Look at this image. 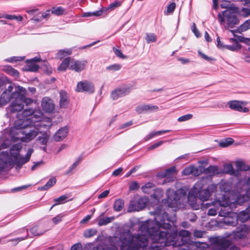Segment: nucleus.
Instances as JSON below:
<instances>
[{"instance_id":"nucleus-1","label":"nucleus","mask_w":250,"mask_h":250,"mask_svg":"<svg viewBox=\"0 0 250 250\" xmlns=\"http://www.w3.org/2000/svg\"><path fill=\"white\" fill-rule=\"evenodd\" d=\"M151 214L155 215L154 220H147L143 222L139 228V231L147 236V240L152 241V250H165V246H172L176 247L181 246L180 250H194L192 244L185 245L189 240L190 233L186 230H181L179 234L177 231L169 234L166 231H161V228L165 229L171 227L170 222L175 221V216L168 217L167 213L161 208H158Z\"/></svg>"},{"instance_id":"nucleus-2","label":"nucleus","mask_w":250,"mask_h":250,"mask_svg":"<svg viewBox=\"0 0 250 250\" xmlns=\"http://www.w3.org/2000/svg\"><path fill=\"white\" fill-rule=\"evenodd\" d=\"M202 187V181L196 183L189 192L188 197L184 189H179L175 192L172 189H168L167 191V198L163 200L162 202L164 205L168 207L180 208H184L185 203L189 202L190 198L194 201L197 195L201 200L207 201L210 196V194L207 189L201 190Z\"/></svg>"},{"instance_id":"nucleus-3","label":"nucleus","mask_w":250,"mask_h":250,"mask_svg":"<svg viewBox=\"0 0 250 250\" xmlns=\"http://www.w3.org/2000/svg\"><path fill=\"white\" fill-rule=\"evenodd\" d=\"M26 90L21 86H14L10 84L2 93L0 97V104L5 105L9 102L12 103L9 107L10 112L14 113L21 111L24 104L26 105L31 103V99L25 98Z\"/></svg>"},{"instance_id":"nucleus-4","label":"nucleus","mask_w":250,"mask_h":250,"mask_svg":"<svg viewBox=\"0 0 250 250\" xmlns=\"http://www.w3.org/2000/svg\"><path fill=\"white\" fill-rule=\"evenodd\" d=\"M43 114L41 109L32 111V139L37 137L36 143L45 151L46 145L50 135L47 129L51 126V120L49 118H43Z\"/></svg>"},{"instance_id":"nucleus-5","label":"nucleus","mask_w":250,"mask_h":250,"mask_svg":"<svg viewBox=\"0 0 250 250\" xmlns=\"http://www.w3.org/2000/svg\"><path fill=\"white\" fill-rule=\"evenodd\" d=\"M21 148V144H17L12 146L9 153L6 151L0 153V171L8 168H11L14 165H16V169H20L23 165L29 161L31 149L29 148L23 157L19 153Z\"/></svg>"},{"instance_id":"nucleus-6","label":"nucleus","mask_w":250,"mask_h":250,"mask_svg":"<svg viewBox=\"0 0 250 250\" xmlns=\"http://www.w3.org/2000/svg\"><path fill=\"white\" fill-rule=\"evenodd\" d=\"M147 236L140 232L137 236H132L129 232H124L120 238L115 237V242L110 250H147ZM152 245L148 250H152Z\"/></svg>"},{"instance_id":"nucleus-7","label":"nucleus","mask_w":250,"mask_h":250,"mask_svg":"<svg viewBox=\"0 0 250 250\" xmlns=\"http://www.w3.org/2000/svg\"><path fill=\"white\" fill-rule=\"evenodd\" d=\"M220 191L222 194L221 195H216L217 201L215 202V204H219L224 207L230 206L231 208H236L237 205H239L237 202H235V206L233 207L231 201L232 199H236L237 196L239 193L235 190L236 186L233 190L232 189V183L229 181L221 180L218 184Z\"/></svg>"},{"instance_id":"nucleus-8","label":"nucleus","mask_w":250,"mask_h":250,"mask_svg":"<svg viewBox=\"0 0 250 250\" xmlns=\"http://www.w3.org/2000/svg\"><path fill=\"white\" fill-rule=\"evenodd\" d=\"M235 190L239 195L236 199H232L233 207L235 206V202H237L239 205H243L244 203L250 200V176H246L243 180H240L236 184Z\"/></svg>"},{"instance_id":"nucleus-9","label":"nucleus","mask_w":250,"mask_h":250,"mask_svg":"<svg viewBox=\"0 0 250 250\" xmlns=\"http://www.w3.org/2000/svg\"><path fill=\"white\" fill-rule=\"evenodd\" d=\"M31 109L28 108L25 109L21 114H18L17 117L18 120L15 122L14 126L11 129L10 134L16 132L24 134L25 132L22 130V129L31 125Z\"/></svg>"},{"instance_id":"nucleus-10","label":"nucleus","mask_w":250,"mask_h":250,"mask_svg":"<svg viewBox=\"0 0 250 250\" xmlns=\"http://www.w3.org/2000/svg\"><path fill=\"white\" fill-rule=\"evenodd\" d=\"M234 208L228 206L225 211L223 209H220L219 215L224 218L223 221L219 223L220 227L227 229L228 226H235L237 225L238 221L237 214L231 212V210Z\"/></svg>"},{"instance_id":"nucleus-11","label":"nucleus","mask_w":250,"mask_h":250,"mask_svg":"<svg viewBox=\"0 0 250 250\" xmlns=\"http://www.w3.org/2000/svg\"><path fill=\"white\" fill-rule=\"evenodd\" d=\"M218 18L221 24H224L226 21L227 28H233L239 23V20L234 13L229 10H225L222 13H219Z\"/></svg>"},{"instance_id":"nucleus-12","label":"nucleus","mask_w":250,"mask_h":250,"mask_svg":"<svg viewBox=\"0 0 250 250\" xmlns=\"http://www.w3.org/2000/svg\"><path fill=\"white\" fill-rule=\"evenodd\" d=\"M148 199L146 196L135 195L131 200L128 208V212L139 211L143 209L147 206Z\"/></svg>"},{"instance_id":"nucleus-13","label":"nucleus","mask_w":250,"mask_h":250,"mask_svg":"<svg viewBox=\"0 0 250 250\" xmlns=\"http://www.w3.org/2000/svg\"><path fill=\"white\" fill-rule=\"evenodd\" d=\"M50 16V10L44 12L38 11V10L32 8V26H41Z\"/></svg>"},{"instance_id":"nucleus-14","label":"nucleus","mask_w":250,"mask_h":250,"mask_svg":"<svg viewBox=\"0 0 250 250\" xmlns=\"http://www.w3.org/2000/svg\"><path fill=\"white\" fill-rule=\"evenodd\" d=\"M76 90L79 92H85L93 93L95 91V86L91 82L84 80L78 83Z\"/></svg>"},{"instance_id":"nucleus-15","label":"nucleus","mask_w":250,"mask_h":250,"mask_svg":"<svg viewBox=\"0 0 250 250\" xmlns=\"http://www.w3.org/2000/svg\"><path fill=\"white\" fill-rule=\"evenodd\" d=\"M41 106L42 110L48 113L54 112L55 105L52 99L48 97L42 98L41 102Z\"/></svg>"},{"instance_id":"nucleus-16","label":"nucleus","mask_w":250,"mask_h":250,"mask_svg":"<svg viewBox=\"0 0 250 250\" xmlns=\"http://www.w3.org/2000/svg\"><path fill=\"white\" fill-rule=\"evenodd\" d=\"M247 104L246 102L239 101H232L228 102L229 107L233 110L243 112H248L249 111L248 108L245 107Z\"/></svg>"},{"instance_id":"nucleus-17","label":"nucleus","mask_w":250,"mask_h":250,"mask_svg":"<svg viewBox=\"0 0 250 250\" xmlns=\"http://www.w3.org/2000/svg\"><path fill=\"white\" fill-rule=\"evenodd\" d=\"M250 231V227L243 225L238 229V230L233 233V238L235 240L242 239L246 238Z\"/></svg>"},{"instance_id":"nucleus-18","label":"nucleus","mask_w":250,"mask_h":250,"mask_svg":"<svg viewBox=\"0 0 250 250\" xmlns=\"http://www.w3.org/2000/svg\"><path fill=\"white\" fill-rule=\"evenodd\" d=\"M87 64V62L85 60L78 61L71 59L70 69L79 72L84 70Z\"/></svg>"},{"instance_id":"nucleus-19","label":"nucleus","mask_w":250,"mask_h":250,"mask_svg":"<svg viewBox=\"0 0 250 250\" xmlns=\"http://www.w3.org/2000/svg\"><path fill=\"white\" fill-rule=\"evenodd\" d=\"M211 242L214 247L219 250H225L229 245L228 240L220 237L213 238Z\"/></svg>"},{"instance_id":"nucleus-20","label":"nucleus","mask_w":250,"mask_h":250,"mask_svg":"<svg viewBox=\"0 0 250 250\" xmlns=\"http://www.w3.org/2000/svg\"><path fill=\"white\" fill-rule=\"evenodd\" d=\"M130 89L129 87H122L112 91L111 94V97L114 100H117L128 94L130 92Z\"/></svg>"},{"instance_id":"nucleus-21","label":"nucleus","mask_w":250,"mask_h":250,"mask_svg":"<svg viewBox=\"0 0 250 250\" xmlns=\"http://www.w3.org/2000/svg\"><path fill=\"white\" fill-rule=\"evenodd\" d=\"M69 127L65 126L60 128L54 134V139L56 142H60L64 139L67 136Z\"/></svg>"},{"instance_id":"nucleus-22","label":"nucleus","mask_w":250,"mask_h":250,"mask_svg":"<svg viewBox=\"0 0 250 250\" xmlns=\"http://www.w3.org/2000/svg\"><path fill=\"white\" fill-rule=\"evenodd\" d=\"M42 65L47 66V62L43 61L39 55L32 58V72H36Z\"/></svg>"},{"instance_id":"nucleus-23","label":"nucleus","mask_w":250,"mask_h":250,"mask_svg":"<svg viewBox=\"0 0 250 250\" xmlns=\"http://www.w3.org/2000/svg\"><path fill=\"white\" fill-rule=\"evenodd\" d=\"M60 107L61 108H66L68 105L69 100L68 94L66 92L61 90L60 91Z\"/></svg>"},{"instance_id":"nucleus-24","label":"nucleus","mask_w":250,"mask_h":250,"mask_svg":"<svg viewBox=\"0 0 250 250\" xmlns=\"http://www.w3.org/2000/svg\"><path fill=\"white\" fill-rule=\"evenodd\" d=\"M237 219L241 222L250 221V205L245 210L237 214Z\"/></svg>"},{"instance_id":"nucleus-25","label":"nucleus","mask_w":250,"mask_h":250,"mask_svg":"<svg viewBox=\"0 0 250 250\" xmlns=\"http://www.w3.org/2000/svg\"><path fill=\"white\" fill-rule=\"evenodd\" d=\"M217 201V198H216L215 201L211 202V205L213 206V208H210L208 210V214L210 216H214L217 214V211L219 209V207L221 208V209H223L224 211L226 210L228 206L224 207L220 206L219 204H215V202Z\"/></svg>"},{"instance_id":"nucleus-26","label":"nucleus","mask_w":250,"mask_h":250,"mask_svg":"<svg viewBox=\"0 0 250 250\" xmlns=\"http://www.w3.org/2000/svg\"><path fill=\"white\" fill-rule=\"evenodd\" d=\"M175 175V168H171L167 169L164 174H161L160 176L163 177H166L165 181L167 180V182H170L174 180Z\"/></svg>"},{"instance_id":"nucleus-27","label":"nucleus","mask_w":250,"mask_h":250,"mask_svg":"<svg viewBox=\"0 0 250 250\" xmlns=\"http://www.w3.org/2000/svg\"><path fill=\"white\" fill-rule=\"evenodd\" d=\"M182 173L185 175H189L191 174L192 175L197 176L199 174V172L197 168L193 166H190L185 168L183 170Z\"/></svg>"},{"instance_id":"nucleus-28","label":"nucleus","mask_w":250,"mask_h":250,"mask_svg":"<svg viewBox=\"0 0 250 250\" xmlns=\"http://www.w3.org/2000/svg\"><path fill=\"white\" fill-rule=\"evenodd\" d=\"M71 63V58L70 57H67L64 59L60 65L58 67V70L60 71H64L67 68L70 69V63Z\"/></svg>"},{"instance_id":"nucleus-29","label":"nucleus","mask_w":250,"mask_h":250,"mask_svg":"<svg viewBox=\"0 0 250 250\" xmlns=\"http://www.w3.org/2000/svg\"><path fill=\"white\" fill-rule=\"evenodd\" d=\"M122 4V2L120 1H116L111 4H110L108 7H104L101 9V11H102V14L103 13H106L109 11H111L115 9L116 8H117L120 6Z\"/></svg>"},{"instance_id":"nucleus-30","label":"nucleus","mask_w":250,"mask_h":250,"mask_svg":"<svg viewBox=\"0 0 250 250\" xmlns=\"http://www.w3.org/2000/svg\"><path fill=\"white\" fill-rule=\"evenodd\" d=\"M19 140V137L12 136L10 139L6 138L3 142L0 145V149L8 147L12 143V142H15Z\"/></svg>"},{"instance_id":"nucleus-31","label":"nucleus","mask_w":250,"mask_h":250,"mask_svg":"<svg viewBox=\"0 0 250 250\" xmlns=\"http://www.w3.org/2000/svg\"><path fill=\"white\" fill-rule=\"evenodd\" d=\"M19 140V137L12 136L10 139L6 138L3 142L0 145V149L8 147L12 143V142H15Z\"/></svg>"},{"instance_id":"nucleus-32","label":"nucleus","mask_w":250,"mask_h":250,"mask_svg":"<svg viewBox=\"0 0 250 250\" xmlns=\"http://www.w3.org/2000/svg\"><path fill=\"white\" fill-rule=\"evenodd\" d=\"M170 131V130H164L152 132L146 136V137L145 138V140H149L156 136L161 135L165 133L168 132Z\"/></svg>"},{"instance_id":"nucleus-33","label":"nucleus","mask_w":250,"mask_h":250,"mask_svg":"<svg viewBox=\"0 0 250 250\" xmlns=\"http://www.w3.org/2000/svg\"><path fill=\"white\" fill-rule=\"evenodd\" d=\"M230 41L231 42H234V44L232 45H225L224 46V48H226L230 51H236L240 49L241 45L236 39H230Z\"/></svg>"},{"instance_id":"nucleus-34","label":"nucleus","mask_w":250,"mask_h":250,"mask_svg":"<svg viewBox=\"0 0 250 250\" xmlns=\"http://www.w3.org/2000/svg\"><path fill=\"white\" fill-rule=\"evenodd\" d=\"M72 53L71 49H61L58 51L56 54V57L59 59H62L66 56L69 55Z\"/></svg>"},{"instance_id":"nucleus-35","label":"nucleus","mask_w":250,"mask_h":250,"mask_svg":"<svg viewBox=\"0 0 250 250\" xmlns=\"http://www.w3.org/2000/svg\"><path fill=\"white\" fill-rule=\"evenodd\" d=\"M3 70L8 74L13 77L16 78L19 77V73L18 71L9 65L5 66L3 68Z\"/></svg>"},{"instance_id":"nucleus-36","label":"nucleus","mask_w":250,"mask_h":250,"mask_svg":"<svg viewBox=\"0 0 250 250\" xmlns=\"http://www.w3.org/2000/svg\"><path fill=\"white\" fill-rule=\"evenodd\" d=\"M236 167L239 170L246 171L249 169V166L241 160H238L235 162Z\"/></svg>"},{"instance_id":"nucleus-37","label":"nucleus","mask_w":250,"mask_h":250,"mask_svg":"<svg viewBox=\"0 0 250 250\" xmlns=\"http://www.w3.org/2000/svg\"><path fill=\"white\" fill-rule=\"evenodd\" d=\"M67 198L68 197L66 195H63L61 196L59 198L54 199V202H55V204L52 206L51 208H52L53 207H54L55 206L65 203V202H67Z\"/></svg>"},{"instance_id":"nucleus-38","label":"nucleus","mask_w":250,"mask_h":250,"mask_svg":"<svg viewBox=\"0 0 250 250\" xmlns=\"http://www.w3.org/2000/svg\"><path fill=\"white\" fill-rule=\"evenodd\" d=\"M114 219L115 217L114 216L101 218L99 219L98 224L99 226H105L112 222Z\"/></svg>"},{"instance_id":"nucleus-39","label":"nucleus","mask_w":250,"mask_h":250,"mask_svg":"<svg viewBox=\"0 0 250 250\" xmlns=\"http://www.w3.org/2000/svg\"><path fill=\"white\" fill-rule=\"evenodd\" d=\"M227 169V172L231 175L238 176L239 172L238 170H236L233 168V167L231 164H227L225 167Z\"/></svg>"},{"instance_id":"nucleus-40","label":"nucleus","mask_w":250,"mask_h":250,"mask_svg":"<svg viewBox=\"0 0 250 250\" xmlns=\"http://www.w3.org/2000/svg\"><path fill=\"white\" fill-rule=\"evenodd\" d=\"M56 183V179L52 178L49 179L45 185L40 188L41 190H47L52 187Z\"/></svg>"},{"instance_id":"nucleus-41","label":"nucleus","mask_w":250,"mask_h":250,"mask_svg":"<svg viewBox=\"0 0 250 250\" xmlns=\"http://www.w3.org/2000/svg\"><path fill=\"white\" fill-rule=\"evenodd\" d=\"M122 68V65L120 64L115 63L109 65L106 67V70L110 72H115L120 70Z\"/></svg>"},{"instance_id":"nucleus-42","label":"nucleus","mask_w":250,"mask_h":250,"mask_svg":"<svg viewBox=\"0 0 250 250\" xmlns=\"http://www.w3.org/2000/svg\"><path fill=\"white\" fill-rule=\"evenodd\" d=\"M65 10L62 7H53L50 10V14H53L56 15H61L64 13Z\"/></svg>"},{"instance_id":"nucleus-43","label":"nucleus","mask_w":250,"mask_h":250,"mask_svg":"<svg viewBox=\"0 0 250 250\" xmlns=\"http://www.w3.org/2000/svg\"><path fill=\"white\" fill-rule=\"evenodd\" d=\"M124 202L121 199H118L115 201L114 204V208L116 211H120L124 207Z\"/></svg>"},{"instance_id":"nucleus-44","label":"nucleus","mask_w":250,"mask_h":250,"mask_svg":"<svg viewBox=\"0 0 250 250\" xmlns=\"http://www.w3.org/2000/svg\"><path fill=\"white\" fill-rule=\"evenodd\" d=\"M163 191L160 188H157L155 190L154 193L152 196L157 201H159L160 199L163 197Z\"/></svg>"},{"instance_id":"nucleus-45","label":"nucleus","mask_w":250,"mask_h":250,"mask_svg":"<svg viewBox=\"0 0 250 250\" xmlns=\"http://www.w3.org/2000/svg\"><path fill=\"white\" fill-rule=\"evenodd\" d=\"M146 40L147 43L155 42L157 41V37L153 33H146Z\"/></svg>"},{"instance_id":"nucleus-46","label":"nucleus","mask_w":250,"mask_h":250,"mask_svg":"<svg viewBox=\"0 0 250 250\" xmlns=\"http://www.w3.org/2000/svg\"><path fill=\"white\" fill-rule=\"evenodd\" d=\"M250 28V20L246 21L243 24L240 26L238 30L240 32L246 31Z\"/></svg>"},{"instance_id":"nucleus-47","label":"nucleus","mask_w":250,"mask_h":250,"mask_svg":"<svg viewBox=\"0 0 250 250\" xmlns=\"http://www.w3.org/2000/svg\"><path fill=\"white\" fill-rule=\"evenodd\" d=\"M233 143V140L231 138H227L224 141H222L220 142L219 146L221 147H227L230 145H231Z\"/></svg>"},{"instance_id":"nucleus-48","label":"nucleus","mask_w":250,"mask_h":250,"mask_svg":"<svg viewBox=\"0 0 250 250\" xmlns=\"http://www.w3.org/2000/svg\"><path fill=\"white\" fill-rule=\"evenodd\" d=\"M97 233V230L95 229H89L84 231L83 236L85 237L89 238L95 235Z\"/></svg>"},{"instance_id":"nucleus-49","label":"nucleus","mask_w":250,"mask_h":250,"mask_svg":"<svg viewBox=\"0 0 250 250\" xmlns=\"http://www.w3.org/2000/svg\"><path fill=\"white\" fill-rule=\"evenodd\" d=\"M102 11L101 9L94 12H87L83 14V17H91V16H100L102 15Z\"/></svg>"},{"instance_id":"nucleus-50","label":"nucleus","mask_w":250,"mask_h":250,"mask_svg":"<svg viewBox=\"0 0 250 250\" xmlns=\"http://www.w3.org/2000/svg\"><path fill=\"white\" fill-rule=\"evenodd\" d=\"M24 59V57H16L14 56L12 57L8 58L5 60V61L9 62H14L18 61H21Z\"/></svg>"},{"instance_id":"nucleus-51","label":"nucleus","mask_w":250,"mask_h":250,"mask_svg":"<svg viewBox=\"0 0 250 250\" xmlns=\"http://www.w3.org/2000/svg\"><path fill=\"white\" fill-rule=\"evenodd\" d=\"M25 231L26 234V235L25 237H18V238H15V239H10L8 241V242H14L15 245H17L19 242L24 240L28 235L27 230H25Z\"/></svg>"},{"instance_id":"nucleus-52","label":"nucleus","mask_w":250,"mask_h":250,"mask_svg":"<svg viewBox=\"0 0 250 250\" xmlns=\"http://www.w3.org/2000/svg\"><path fill=\"white\" fill-rule=\"evenodd\" d=\"M65 216V214L62 213L57 215L52 219V221L54 224H57L61 222L62 218Z\"/></svg>"},{"instance_id":"nucleus-53","label":"nucleus","mask_w":250,"mask_h":250,"mask_svg":"<svg viewBox=\"0 0 250 250\" xmlns=\"http://www.w3.org/2000/svg\"><path fill=\"white\" fill-rule=\"evenodd\" d=\"M193 117V115L191 114H188L187 115H183L182 116L180 117L178 119V121L179 122H185L188 120H190Z\"/></svg>"},{"instance_id":"nucleus-54","label":"nucleus","mask_w":250,"mask_h":250,"mask_svg":"<svg viewBox=\"0 0 250 250\" xmlns=\"http://www.w3.org/2000/svg\"><path fill=\"white\" fill-rule=\"evenodd\" d=\"M153 184L151 183H148L142 186V189L144 193H148L150 189L152 188Z\"/></svg>"},{"instance_id":"nucleus-55","label":"nucleus","mask_w":250,"mask_h":250,"mask_svg":"<svg viewBox=\"0 0 250 250\" xmlns=\"http://www.w3.org/2000/svg\"><path fill=\"white\" fill-rule=\"evenodd\" d=\"M136 111L138 114H142L144 112H146V104H142L137 106L136 108Z\"/></svg>"},{"instance_id":"nucleus-56","label":"nucleus","mask_w":250,"mask_h":250,"mask_svg":"<svg viewBox=\"0 0 250 250\" xmlns=\"http://www.w3.org/2000/svg\"><path fill=\"white\" fill-rule=\"evenodd\" d=\"M164 142H165L163 141H160L153 144L151 146L148 147L147 150L149 151V150L154 149L156 148L157 147H159V146H161L162 144H163L164 143Z\"/></svg>"},{"instance_id":"nucleus-57","label":"nucleus","mask_w":250,"mask_h":250,"mask_svg":"<svg viewBox=\"0 0 250 250\" xmlns=\"http://www.w3.org/2000/svg\"><path fill=\"white\" fill-rule=\"evenodd\" d=\"M146 112L156 111L159 109L157 106L152 104H146Z\"/></svg>"},{"instance_id":"nucleus-58","label":"nucleus","mask_w":250,"mask_h":250,"mask_svg":"<svg viewBox=\"0 0 250 250\" xmlns=\"http://www.w3.org/2000/svg\"><path fill=\"white\" fill-rule=\"evenodd\" d=\"M40 68H42L43 71H45V72L47 74H50L52 73V68L48 65V62H47V66L44 65H42V67H40Z\"/></svg>"},{"instance_id":"nucleus-59","label":"nucleus","mask_w":250,"mask_h":250,"mask_svg":"<svg viewBox=\"0 0 250 250\" xmlns=\"http://www.w3.org/2000/svg\"><path fill=\"white\" fill-rule=\"evenodd\" d=\"M113 51L115 54L119 58H125V57L122 54L121 50L117 49L115 47L113 48Z\"/></svg>"},{"instance_id":"nucleus-60","label":"nucleus","mask_w":250,"mask_h":250,"mask_svg":"<svg viewBox=\"0 0 250 250\" xmlns=\"http://www.w3.org/2000/svg\"><path fill=\"white\" fill-rule=\"evenodd\" d=\"M176 7V4L175 2L170 3L167 7V13H172Z\"/></svg>"},{"instance_id":"nucleus-61","label":"nucleus","mask_w":250,"mask_h":250,"mask_svg":"<svg viewBox=\"0 0 250 250\" xmlns=\"http://www.w3.org/2000/svg\"><path fill=\"white\" fill-rule=\"evenodd\" d=\"M217 189V185L212 184L208 186V190L210 194L216 191Z\"/></svg>"},{"instance_id":"nucleus-62","label":"nucleus","mask_w":250,"mask_h":250,"mask_svg":"<svg viewBox=\"0 0 250 250\" xmlns=\"http://www.w3.org/2000/svg\"><path fill=\"white\" fill-rule=\"evenodd\" d=\"M210 174H214L218 171V167L216 166H209L206 169Z\"/></svg>"},{"instance_id":"nucleus-63","label":"nucleus","mask_w":250,"mask_h":250,"mask_svg":"<svg viewBox=\"0 0 250 250\" xmlns=\"http://www.w3.org/2000/svg\"><path fill=\"white\" fill-rule=\"evenodd\" d=\"M191 30L197 38H199L201 36V34L198 30L196 28V25L194 23L192 24Z\"/></svg>"},{"instance_id":"nucleus-64","label":"nucleus","mask_w":250,"mask_h":250,"mask_svg":"<svg viewBox=\"0 0 250 250\" xmlns=\"http://www.w3.org/2000/svg\"><path fill=\"white\" fill-rule=\"evenodd\" d=\"M83 246L81 243H76L73 245L71 248V250H82Z\"/></svg>"}]
</instances>
